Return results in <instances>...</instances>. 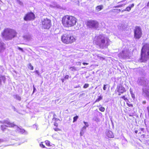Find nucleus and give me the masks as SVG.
Returning <instances> with one entry per match:
<instances>
[{
    "mask_svg": "<svg viewBox=\"0 0 149 149\" xmlns=\"http://www.w3.org/2000/svg\"><path fill=\"white\" fill-rule=\"evenodd\" d=\"M110 42L109 39L104 35L101 34L96 38L95 43L101 48L107 47L109 45Z\"/></svg>",
    "mask_w": 149,
    "mask_h": 149,
    "instance_id": "f257e3e1",
    "label": "nucleus"
},
{
    "mask_svg": "<svg viewBox=\"0 0 149 149\" xmlns=\"http://www.w3.org/2000/svg\"><path fill=\"white\" fill-rule=\"evenodd\" d=\"M63 25L65 27H69L74 25L77 22L76 19L74 17L66 15L63 17L62 20Z\"/></svg>",
    "mask_w": 149,
    "mask_h": 149,
    "instance_id": "f03ea898",
    "label": "nucleus"
},
{
    "mask_svg": "<svg viewBox=\"0 0 149 149\" xmlns=\"http://www.w3.org/2000/svg\"><path fill=\"white\" fill-rule=\"evenodd\" d=\"M149 59V44H146L142 47L140 61L141 62H146Z\"/></svg>",
    "mask_w": 149,
    "mask_h": 149,
    "instance_id": "7ed1b4c3",
    "label": "nucleus"
},
{
    "mask_svg": "<svg viewBox=\"0 0 149 149\" xmlns=\"http://www.w3.org/2000/svg\"><path fill=\"white\" fill-rule=\"evenodd\" d=\"M17 33L13 29H6L2 33L3 37L6 40H11L16 36Z\"/></svg>",
    "mask_w": 149,
    "mask_h": 149,
    "instance_id": "20e7f679",
    "label": "nucleus"
},
{
    "mask_svg": "<svg viewBox=\"0 0 149 149\" xmlns=\"http://www.w3.org/2000/svg\"><path fill=\"white\" fill-rule=\"evenodd\" d=\"M62 41L65 43L69 44L73 42L75 40V38L71 35L65 34L61 37Z\"/></svg>",
    "mask_w": 149,
    "mask_h": 149,
    "instance_id": "39448f33",
    "label": "nucleus"
},
{
    "mask_svg": "<svg viewBox=\"0 0 149 149\" xmlns=\"http://www.w3.org/2000/svg\"><path fill=\"white\" fill-rule=\"evenodd\" d=\"M87 25L90 28L96 29L98 27L99 23L96 20H91L88 21Z\"/></svg>",
    "mask_w": 149,
    "mask_h": 149,
    "instance_id": "423d86ee",
    "label": "nucleus"
},
{
    "mask_svg": "<svg viewBox=\"0 0 149 149\" xmlns=\"http://www.w3.org/2000/svg\"><path fill=\"white\" fill-rule=\"evenodd\" d=\"M142 34L141 28L138 26L136 27L134 30V37L136 39H139L141 37Z\"/></svg>",
    "mask_w": 149,
    "mask_h": 149,
    "instance_id": "0eeeda50",
    "label": "nucleus"
},
{
    "mask_svg": "<svg viewBox=\"0 0 149 149\" xmlns=\"http://www.w3.org/2000/svg\"><path fill=\"white\" fill-rule=\"evenodd\" d=\"M137 82L139 85L146 86L148 84V80L143 77H140L138 78Z\"/></svg>",
    "mask_w": 149,
    "mask_h": 149,
    "instance_id": "6e6552de",
    "label": "nucleus"
},
{
    "mask_svg": "<svg viewBox=\"0 0 149 149\" xmlns=\"http://www.w3.org/2000/svg\"><path fill=\"white\" fill-rule=\"evenodd\" d=\"M43 27L45 29H49L51 26V21L47 19H45L42 22Z\"/></svg>",
    "mask_w": 149,
    "mask_h": 149,
    "instance_id": "1a4fd4ad",
    "label": "nucleus"
},
{
    "mask_svg": "<svg viewBox=\"0 0 149 149\" xmlns=\"http://www.w3.org/2000/svg\"><path fill=\"white\" fill-rule=\"evenodd\" d=\"M2 123H5L6 125H1V129L3 131H4L6 129L5 127H13L14 124L13 123H11L8 120H5L2 121Z\"/></svg>",
    "mask_w": 149,
    "mask_h": 149,
    "instance_id": "9d476101",
    "label": "nucleus"
},
{
    "mask_svg": "<svg viewBox=\"0 0 149 149\" xmlns=\"http://www.w3.org/2000/svg\"><path fill=\"white\" fill-rule=\"evenodd\" d=\"M116 90L117 92L119 93V95H120V94H123L126 91L125 88L121 84L117 86Z\"/></svg>",
    "mask_w": 149,
    "mask_h": 149,
    "instance_id": "9b49d317",
    "label": "nucleus"
},
{
    "mask_svg": "<svg viewBox=\"0 0 149 149\" xmlns=\"http://www.w3.org/2000/svg\"><path fill=\"white\" fill-rule=\"evenodd\" d=\"M35 18V15L32 13L27 14L24 17V19L25 21L32 20Z\"/></svg>",
    "mask_w": 149,
    "mask_h": 149,
    "instance_id": "f8f14e48",
    "label": "nucleus"
},
{
    "mask_svg": "<svg viewBox=\"0 0 149 149\" xmlns=\"http://www.w3.org/2000/svg\"><path fill=\"white\" fill-rule=\"evenodd\" d=\"M120 56L123 58H125L128 57L129 54L128 52L127 51H123L120 54Z\"/></svg>",
    "mask_w": 149,
    "mask_h": 149,
    "instance_id": "ddd939ff",
    "label": "nucleus"
},
{
    "mask_svg": "<svg viewBox=\"0 0 149 149\" xmlns=\"http://www.w3.org/2000/svg\"><path fill=\"white\" fill-rule=\"evenodd\" d=\"M106 135L109 138H113V135L112 132L110 131H107Z\"/></svg>",
    "mask_w": 149,
    "mask_h": 149,
    "instance_id": "4468645a",
    "label": "nucleus"
},
{
    "mask_svg": "<svg viewBox=\"0 0 149 149\" xmlns=\"http://www.w3.org/2000/svg\"><path fill=\"white\" fill-rule=\"evenodd\" d=\"M5 49L4 44L1 40H0V52L3 51Z\"/></svg>",
    "mask_w": 149,
    "mask_h": 149,
    "instance_id": "2eb2a0df",
    "label": "nucleus"
},
{
    "mask_svg": "<svg viewBox=\"0 0 149 149\" xmlns=\"http://www.w3.org/2000/svg\"><path fill=\"white\" fill-rule=\"evenodd\" d=\"M13 127H15L17 131L18 132H20L22 133H24L25 132V130L24 129L20 128L17 126L15 125L14 124Z\"/></svg>",
    "mask_w": 149,
    "mask_h": 149,
    "instance_id": "dca6fc26",
    "label": "nucleus"
},
{
    "mask_svg": "<svg viewBox=\"0 0 149 149\" xmlns=\"http://www.w3.org/2000/svg\"><path fill=\"white\" fill-rule=\"evenodd\" d=\"M103 8V6L100 5L97 6L95 8V10L97 12H99Z\"/></svg>",
    "mask_w": 149,
    "mask_h": 149,
    "instance_id": "f3484780",
    "label": "nucleus"
},
{
    "mask_svg": "<svg viewBox=\"0 0 149 149\" xmlns=\"http://www.w3.org/2000/svg\"><path fill=\"white\" fill-rule=\"evenodd\" d=\"M122 142L123 145L124 146H125L127 143V141L125 138H124L122 140Z\"/></svg>",
    "mask_w": 149,
    "mask_h": 149,
    "instance_id": "a211bd4d",
    "label": "nucleus"
},
{
    "mask_svg": "<svg viewBox=\"0 0 149 149\" xmlns=\"http://www.w3.org/2000/svg\"><path fill=\"white\" fill-rule=\"evenodd\" d=\"M0 80L1 82L3 81L4 83L6 80V78L4 76H3L1 75H0Z\"/></svg>",
    "mask_w": 149,
    "mask_h": 149,
    "instance_id": "6ab92c4d",
    "label": "nucleus"
},
{
    "mask_svg": "<svg viewBox=\"0 0 149 149\" xmlns=\"http://www.w3.org/2000/svg\"><path fill=\"white\" fill-rule=\"evenodd\" d=\"M69 69L71 71H75L77 70L76 68L74 66L70 67L69 68Z\"/></svg>",
    "mask_w": 149,
    "mask_h": 149,
    "instance_id": "aec40b11",
    "label": "nucleus"
},
{
    "mask_svg": "<svg viewBox=\"0 0 149 149\" xmlns=\"http://www.w3.org/2000/svg\"><path fill=\"white\" fill-rule=\"evenodd\" d=\"M102 95H100L99 97L95 101V102H99L100 101L102 100Z\"/></svg>",
    "mask_w": 149,
    "mask_h": 149,
    "instance_id": "412c9836",
    "label": "nucleus"
},
{
    "mask_svg": "<svg viewBox=\"0 0 149 149\" xmlns=\"http://www.w3.org/2000/svg\"><path fill=\"white\" fill-rule=\"evenodd\" d=\"M131 9V7L130 6H128V7H127L124 10H123L122 11V12H123L124 11H130Z\"/></svg>",
    "mask_w": 149,
    "mask_h": 149,
    "instance_id": "4be33fe9",
    "label": "nucleus"
},
{
    "mask_svg": "<svg viewBox=\"0 0 149 149\" xmlns=\"http://www.w3.org/2000/svg\"><path fill=\"white\" fill-rule=\"evenodd\" d=\"M17 2L18 3L19 5L21 6H23V3L19 0H17Z\"/></svg>",
    "mask_w": 149,
    "mask_h": 149,
    "instance_id": "5701e85b",
    "label": "nucleus"
},
{
    "mask_svg": "<svg viewBox=\"0 0 149 149\" xmlns=\"http://www.w3.org/2000/svg\"><path fill=\"white\" fill-rule=\"evenodd\" d=\"M15 98L19 101H20L21 100V97L17 95H16L15 96Z\"/></svg>",
    "mask_w": 149,
    "mask_h": 149,
    "instance_id": "b1692460",
    "label": "nucleus"
},
{
    "mask_svg": "<svg viewBox=\"0 0 149 149\" xmlns=\"http://www.w3.org/2000/svg\"><path fill=\"white\" fill-rule=\"evenodd\" d=\"M78 118V116H76L73 118V122H76Z\"/></svg>",
    "mask_w": 149,
    "mask_h": 149,
    "instance_id": "393cba45",
    "label": "nucleus"
},
{
    "mask_svg": "<svg viewBox=\"0 0 149 149\" xmlns=\"http://www.w3.org/2000/svg\"><path fill=\"white\" fill-rule=\"evenodd\" d=\"M99 110L102 112H104L105 110V108L102 107H101L99 108Z\"/></svg>",
    "mask_w": 149,
    "mask_h": 149,
    "instance_id": "a878e982",
    "label": "nucleus"
},
{
    "mask_svg": "<svg viewBox=\"0 0 149 149\" xmlns=\"http://www.w3.org/2000/svg\"><path fill=\"white\" fill-rule=\"evenodd\" d=\"M29 68L31 70H33V66L31 65V63H29Z\"/></svg>",
    "mask_w": 149,
    "mask_h": 149,
    "instance_id": "bb28decb",
    "label": "nucleus"
},
{
    "mask_svg": "<svg viewBox=\"0 0 149 149\" xmlns=\"http://www.w3.org/2000/svg\"><path fill=\"white\" fill-rule=\"evenodd\" d=\"M89 86V84H86L84 85L83 86V88H86Z\"/></svg>",
    "mask_w": 149,
    "mask_h": 149,
    "instance_id": "cd10ccee",
    "label": "nucleus"
},
{
    "mask_svg": "<svg viewBox=\"0 0 149 149\" xmlns=\"http://www.w3.org/2000/svg\"><path fill=\"white\" fill-rule=\"evenodd\" d=\"M84 132H84V131L81 130L80 132V136H83V135L84 134Z\"/></svg>",
    "mask_w": 149,
    "mask_h": 149,
    "instance_id": "c85d7f7f",
    "label": "nucleus"
},
{
    "mask_svg": "<svg viewBox=\"0 0 149 149\" xmlns=\"http://www.w3.org/2000/svg\"><path fill=\"white\" fill-rule=\"evenodd\" d=\"M83 123H84V124L85 125V126H86V127H88L89 126V125L87 122H86L85 121H84Z\"/></svg>",
    "mask_w": 149,
    "mask_h": 149,
    "instance_id": "c756f323",
    "label": "nucleus"
},
{
    "mask_svg": "<svg viewBox=\"0 0 149 149\" xmlns=\"http://www.w3.org/2000/svg\"><path fill=\"white\" fill-rule=\"evenodd\" d=\"M87 127H86V126H84L81 129V130L84 131V132H85V131H86V128Z\"/></svg>",
    "mask_w": 149,
    "mask_h": 149,
    "instance_id": "7c9ffc66",
    "label": "nucleus"
},
{
    "mask_svg": "<svg viewBox=\"0 0 149 149\" xmlns=\"http://www.w3.org/2000/svg\"><path fill=\"white\" fill-rule=\"evenodd\" d=\"M87 127H86V126H84L81 129V130L84 131V132H85V131H86V128Z\"/></svg>",
    "mask_w": 149,
    "mask_h": 149,
    "instance_id": "2f4dec72",
    "label": "nucleus"
},
{
    "mask_svg": "<svg viewBox=\"0 0 149 149\" xmlns=\"http://www.w3.org/2000/svg\"><path fill=\"white\" fill-rule=\"evenodd\" d=\"M121 98L124 99L126 101L127 100V98H125V96H123L121 97Z\"/></svg>",
    "mask_w": 149,
    "mask_h": 149,
    "instance_id": "473e14b6",
    "label": "nucleus"
},
{
    "mask_svg": "<svg viewBox=\"0 0 149 149\" xmlns=\"http://www.w3.org/2000/svg\"><path fill=\"white\" fill-rule=\"evenodd\" d=\"M45 142H46V145H47V146H49V145H50V142L49 141H45Z\"/></svg>",
    "mask_w": 149,
    "mask_h": 149,
    "instance_id": "72a5a7b5",
    "label": "nucleus"
},
{
    "mask_svg": "<svg viewBox=\"0 0 149 149\" xmlns=\"http://www.w3.org/2000/svg\"><path fill=\"white\" fill-rule=\"evenodd\" d=\"M40 146L41 147L44 148L45 147V146L41 142L40 144Z\"/></svg>",
    "mask_w": 149,
    "mask_h": 149,
    "instance_id": "f704fd0d",
    "label": "nucleus"
},
{
    "mask_svg": "<svg viewBox=\"0 0 149 149\" xmlns=\"http://www.w3.org/2000/svg\"><path fill=\"white\" fill-rule=\"evenodd\" d=\"M107 85H104V86L103 87V89L104 90H106V89L107 87L106 86H107Z\"/></svg>",
    "mask_w": 149,
    "mask_h": 149,
    "instance_id": "c9c22d12",
    "label": "nucleus"
},
{
    "mask_svg": "<svg viewBox=\"0 0 149 149\" xmlns=\"http://www.w3.org/2000/svg\"><path fill=\"white\" fill-rule=\"evenodd\" d=\"M125 4H124V5H125ZM123 6V4H122V5H118V6H116V8H119V7H122Z\"/></svg>",
    "mask_w": 149,
    "mask_h": 149,
    "instance_id": "e433bc0d",
    "label": "nucleus"
},
{
    "mask_svg": "<svg viewBox=\"0 0 149 149\" xmlns=\"http://www.w3.org/2000/svg\"><path fill=\"white\" fill-rule=\"evenodd\" d=\"M18 49L19 50H20L22 52H23V49L22 48H21V47H18Z\"/></svg>",
    "mask_w": 149,
    "mask_h": 149,
    "instance_id": "4c0bfd02",
    "label": "nucleus"
},
{
    "mask_svg": "<svg viewBox=\"0 0 149 149\" xmlns=\"http://www.w3.org/2000/svg\"><path fill=\"white\" fill-rule=\"evenodd\" d=\"M69 75H66L65 77L64 78L65 79H68L69 78Z\"/></svg>",
    "mask_w": 149,
    "mask_h": 149,
    "instance_id": "58836bf2",
    "label": "nucleus"
},
{
    "mask_svg": "<svg viewBox=\"0 0 149 149\" xmlns=\"http://www.w3.org/2000/svg\"><path fill=\"white\" fill-rule=\"evenodd\" d=\"M83 64L84 65H88V63H85V62H84L83 63Z\"/></svg>",
    "mask_w": 149,
    "mask_h": 149,
    "instance_id": "ea45409f",
    "label": "nucleus"
},
{
    "mask_svg": "<svg viewBox=\"0 0 149 149\" xmlns=\"http://www.w3.org/2000/svg\"><path fill=\"white\" fill-rule=\"evenodd\" d=\"M131 96H132V98H133V99L135 98L134 95V94H132Z\"/></svg>",
    "mask_w": 149,
    "mask_h": 149,
    "instance_id": "a19ab883",
    "label": "nucleus"
},
{
    "mask_svg": "<svg viewBox=\"0 0 149 149\" xmlns=\"http://www.w3.org/2000/svg\"><path fill=\"white\" fill-rule=\"evenodd\" d=\"M134 4L133 3V4H132L131 5V6H130L131 7V8H132L133 7H134Z\"/></svg>",
    "mask_w": 149,
    "mask_h": 149,
    "instance_id": "79ce46f5",
    "label": "nucleus"
},
{
    "mask_svg": "<svg viewBox=\"0 0 149 149\" xmlns=\"http://www.w3.org/2000/svg\"><path fill=\"white\" fill-rule=\"evenodd\" d=\"M54 125L56 126H57L58 125V124L57 123H55L54 124Z\"/></svg>",
    "mask_w": 149,
    "mask_h": 149,
    "instance_id": "37998d69",
    "label": "nucleus"
},
{
    "mask_svg": "<svg viewBox=\"0 0 149 149\" xmlns=\"http://www.w3.org/2000/svg\"><path fill=\"white\" fill-rule=\"evenodd\" d=\"M141 131H143L144 130V129L143 128H141Z\"/></svg>",
    "mask_w": 149,
    "mask_h": 149,
    "instance_id": "c03bdc74",
    "label": "nucleus"
},
{
    "mask_svg": "<svg viewBox=\"0 0 149 149\" xmlns=\"http://www.w3.org/2000/svg\"><path fill=\"white\" fill-rule=\"evenodd\" d=\"M126 0H123L121 1L120 2H119L118 3H120L121 2H124Z\"/></svg>",
    "mask_w": 149,
    "mask_h": 149,
    "instance_id": "a18cd8bd",
    "label": "nucleus"
},
{
    "mask_svg": "<svg viewBox=\"0 0 149 149\" xmlns=\"http://www.w3.org/2000/svg\"><path fill=\"white\" fill-rule=\"evenodd\" d=\"M3 141V140L1 139H0V143L2 142Z\"/></svg>",
    "mask_w": 149,
    "mask_h": 149,
    "instance_id": "49530a36",
    "label": "nucleus"
},
{
    "mask_svg": "<svg viewBox=\"0 0 149 149\" xmlns=\"http://www.w3.org/2000/svg\"><path fill=\"white\" fill-rule=\"evenodd\" d=\"M143 103L144 104H145L146 103V101H143Z\"/></svg>",
    "mask_w": 149,
    "mask_h": 149,
    "instance_id": "de8ad7c7",
    "label": "nucleus"
},
{
    "mask_svg": "<svg viewBox=\"0 0 149 149\" xmlns=\"http://www.w3.org/2000/svg\"><path fill=\"white\" fill-rule=\"evenodd\" d=\"M147 6H148L149 7V1L148 3V4H147Z\"/></svg>",
    "mask_w": 149,
    "mask_h": 149,
    "instance_id": "09e8293b",
    "label": "nucleus"
},
{
    "mask_svg": "<svg viewBox=\"0 0 149 149\" xmlns=\"http://www.w3.org/2000/svg\"><path fill=\"white\" fill-rule=\"evenodd\" d=\"M135 132L136 133H137V132H138V131L137 130H135Z\"/></svg>",
    "mask_w": 149,
    "mask_h": 149,
    "instance_id": "8fccbe9b",
    "label": "nucleus"
},
{
    "mask_svg": "<svg viewBox=\"0 0 149 149\" xmlns=\"http://www.w3.org/2000/svg\"><path fill=\"white\" fill-rule=\"evenodd\" d=\"M36 88H35V87H34V88H33V91H35V90H36Z\"/></svg>",
    "mask_w": 149,
    "mask_h": 149,
    "instance_id": "3c124183",
    "label": "nucleus"
},
{
    "mask_svg": "<svg viewBox=\"0 0 149 149\" xmlns=\"http://www.w3.org/2000/svg\"><path fill=\"white\" fill-rule=\"evenodd\" d=\"M130 116H133V115H131V114H130Z\"/></svg>",
    "mask_w": 149,
    "mask_h": 149,
    "instance_id": "603ef678",
    "label": "nucleus"
},
{
    "mask_svg": "<svg viewBox=\"0 0 149 149\" xmlns=\"http://www.w3.org/2000/svg\"><path fill=\"white\" fill-rule=\"evenodd\" d=\"M62 81L63 82H64V79H62Z\"/></svg>",
    "mask_w": 149,
    "mask_h": 149,
    "instance_id": "864d4df0",
    "label": "nucleus"
},
{
    "mask_svg": "<svg viewBox=\"0 0 149 149\" xmlns=\"http://www.w3.org/2000/svg\"><path fill=\"white\" fill-rule=\"evenodd\" d=\"M54 130L56 131H57V130L56 129H54Z\"/></svg>",
    "mask_w": 149,
    "mask_h": 149,
    "instance_id": "5fc2aeb1",
    "label": "nucleus"
},
{
    "mask_svg": "<svg viewBox=\"0 0 149 149\" xmlns=\"http://www.w3.org/2000/svg\"><path fill=\"white\" fill-rule=\"evenodd\" d=\"M132 106V105L131 104H130V106Z\"/></svg>",
    "mask_w": 149,
    "mask_h": 149,
    "instance_id": "6e6d98bb",
    "label": "nucleus"
},
{
    "mask_svg": "<svg viewBox=\"0 0 149 149\" xmlns=\"http://www.w3.org/2000/svg\"><path fill=\"white\" fill-rule=\"evenodd\" d=\"M58 6H58V5H57V7H58Z\"/></svg>",
    "mask_w": 149,
    "mask_h": 149,
    "instance_id": "4d7b16f0",
    "label": "nucleus"
},
{
    "mask_svg": "<svg viewBox=\"0 0 149 149\" xmlns=\"http://www.w3.org/2000/svg\"><path fill=\"white\" fill-rule=\"evenodd\" d=\"M36 72H38V71H36Z\"/></svg>",
    "mask_w": 149,
    "mask_h": 149,
    "instance_id": "13d9d810",
    "label": "nucleus"
},
{
    "mask_svg": "<svg viewBox=\"0 0 149 149\" xmlns=\"http://www.w3.org/2000/svg\"><path fill=\"white\" fill-rule=\"evenodd\" d=\"M119 11H120V9H119Z\"/></svg>",
    "mask_w": 149,
    "mask_h": 149,
    "instance_id": "bf43d9fd",
    "label": "nucleus"
}]
</instances>
